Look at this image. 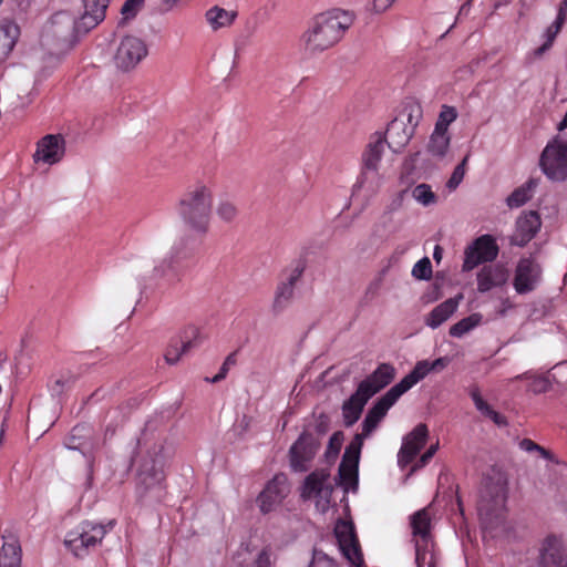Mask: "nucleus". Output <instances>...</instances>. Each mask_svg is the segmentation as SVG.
Segmentation results:
<instances>
[{
	"label": "nucleus",
	"mask_w": 567,
	"mask_h": 567,
	"mask_svg": "<svg viewBox=\"0 0 567 567\" xmlns=\"http://www.w3.org/2000/svg\"><path fill=\"white\" fill-rule=\"evenodd\" d=\"M439 449V442H436L435 444H432L427 450L426 452L416 461V463L412 466L411 471H410V475L415 472L416 470L419 468H422L423 466H425L430 460L433 457V455L436 453Z\"/></svg>",
	"instance_id": "obj_51"
},
{
	"label": "nucleus",
	"mask_w": 567,
	"mask_h": 567,
	"mask_svg": "<svg viewBox=\"0 0 567 567\" xmlns=\"http://www.w3.org/2000/svg\"><path fill=\"white\" fill-rule=\"evenodd\" d=\"M203 342L200 330L197 327H188L184 330L179 341L169 344L165 352V360L169 364L177 363L181 358Z\"/></svg>",
	"instance_id": "obj_21"
},
{
	"label": "nucleus",
	"mask_w": 567,
	"mask_h": 567,
	"mask_svg": "<svg viewBox=\"0 0 567 567\" xmlns=\"http://www.w3.org/2000/svg\"><path fill=\"white\" fill-rule=\"evenodd\" d=\"M331 494L332 486L326 471H315L306 477L301 496L316 499V507L319 512L326 513L328 511Z\"/></svg>",
	"instance_id": "obj_11"
},
{
	"label": "nucleus",
	"mask_w": 567,
	"mask_h": 567,
	"mask_svg": "<svg viewBox=\"0 0 567 567\" xmlns=\"http://www.w3.org/2000/svg\"><path fill=\"white\" fill-rule=\"evenodd\" d=\"M76 20L68 12H56L44 24L40 44L50 58L58 60L73 45Z\"/></svg>",
	"instance_id": "obj_6"
},
{
	"label": "nucleus",
	"mask_w": 567,
	"mask_h": 567,
	"mask_svg": "<svg viewBox=\"0 0 567 567\" xmlns=\"http://www.w3.org/2000/svg\"><path fill=\"white\" fill-rule=\"evenodd\" d=\"M236 18V11L226 10L219 6H214L205 12V21L213 32L230 28Z\"/></svg>",
	"instance_id": "obj_30"
},
{
	"label": "nucleus",
	"mask_w": 567,
	"mask_h": 567,
	"mask_svg": "<svg viewBox=\"0 0 567 567\" xmlns=\"http://www.w3.org/2000/svg\"><path fill=\"white\" fill-rule=\"evenodd\" d=\"M423 117V109L422 105L414 100L408 101L404 103L400 113L395 116L399 121L411 126V130L415 133L416 127L419 126L421 120Z\"/></svg>",
	"instance_id": "obj_33"
},
{
	"label": "nucleus",
	"mask_w": 567,
	"mask_h": 567,
	"mask_svg": "<svg viewBox=\"0 0 567 567\" xmlns=\"http://www.w3.org/2000/svg\"><path fill=\"white\" fill-rule=\"evenodd\" d=\"M461 299L462 296L450 298L436 306L425 318V324L432 329L439 328L457 310Z\"/></svg>",
	"instance_id": "obj_31"
},
{
	"label": "nucleus",
	"mask_w": 567,
	"mask_h": 567,
	"mask_svg": "<svg viewBox=\"0 0 567 567\" xmlns=\"http://www.w3.org/2000/svg\"><path fill=\"white\" fill-rule=\"evenodd\" d=\"M414 134L411 126L394 117L388 125L385 142L393 152L399 153L409 144Z\"/></svg>",
	"instance_id": "obj_27"
},
{
	"label": "nucleus",
	"mask_w": 567,
	"mask_h": 567,
	"mask_svg": "<svg viewBox=\"0 0 567 567\" xmlns=\"http://www.w3.org/2000/svg\"><path fill=\"white\" fill-rule=\"evenodd\" d=\"M370 396L359 386L357 391L343 403L342 415L347 426L353 425L360 417Z\"/></svg>",
	"instance_id": "obj_29"
},
{
	"label": "nucleus",
	"mask_w": 567,
	"mask_h": 567,
	"mask_svg": "<svg viewBox=\"0 0 567 567\" xmlns=\"http://www.w3.org/2000/svg\"><path fill=\"white\" fill-rule=\"evenodd\" d=\"M412 276L420 280H427L432 276V265L427 257L420 259L412 268Z\"/></svg>",
	"instance_id": "obj_44"
},
{
	"label": "nucleus",
	"mask_w": 567,
	"mask_h": 567,
	"mask_svg": "<svg viewBox=\"0 0 567 567\" xmlns=\"http://www.w3.org/2000/svg\"><path fill=\"white\" fill-rule=\"evenodd\" d=\"M293 297H295V288L289 286V284L279 282L276 288L275 297H274V301H272V306H271L272 312L275 315H279V313L284 312L286 309H288L291 306V303L293 301Z\"/></svg>",
	"instance_id": "obj_36"
},
{
	"label": "nucleus",
	"mask_w": 567,
	"mask_h": 567,
	"mask_svg": "<svg viewBox=\"0 0 567 567\" xmlns=\"http://www.w3.org/2000/svg\"><path fill=\"white\" fill-rule=\"evenodd\" d=\"M213 207V185L198 181L190 185L178 203V214L184 224L198 234H205L209 226Z\"/></svg>",
	"instance_id": "obj_5"
},
{
	"label": "nucleus",
	"mask_w": 567,
	"mask_h": 567,
	"mask_svg": "<svg viewBox=\"0 0 567 567\" xmlns=\"http://www.w3.org/2000/svg\"><path fill=\"white\" fill-rule=\"evenodd\" d=\"M540 227L542 220L537 212H523L516 219L511 244L524 247L536 236Z\"/></svg>",
	"instance_id": "obj_19"
},
{
	"label": "nucleus",
	"mask_w": 567,
	"mask_h": 567,
	"mask_svg": "<svg viewBox=\"0 0 567 567\" xmlns=\"http://www.w3.org/2000/svg\"><path fill=\"white\" fill-rule=\"evenodd\" d=\"M394 377V367L389 363H381L371 375L359 384V388L371 398L377 392L385 388Z\"/></svg>",
	"instance_id": "obj_26"
},
{
	"label": "nucleus",
	"mask_w": 567,
	"mask_h": 567,
	"mask_svg": "<svg viewBox=\"0 0 567 567\" xmlns=\"http://www.w3.org/2000/svg\"><path fill=\"white\" fill-rule=\"evenodd\" d=\"M163 439L161 436L151 437L147 431L143 432L137 442V456L133 460L138 462L137 472V493L141 497L150 496L154 499H161L164 492V472H163Z\"/></svg>",
	"instance_id": "obj_2"
},
{
	"label": "nucleus",
	"mask_w": 567,
	"mask_h": 567,
	"mask_svg": "<svg viewBox=\"0 0 567 567\" xmlns=\"http://www.w3.org/2000/svg\"><path fill=\"white\" fill-rule=\"evenodd\" d=\"M308 567H337V565L336 561L326 553L315 548L312 553V559Z\"/></svg>",
	"instance_id": "obj_48"
},
{
	"label": "nucleus",
	"mask_w": 567,
	"mask_h": 567,
	"mask_svg": "<svg viewBox=\"0 0 567 567\" xmlns=\"http://www.w3.org/2000/svg\"><path fill=\"white\" fill-rule=\"evenodd\" d=\"M216 214L221 220L231 223L238 216V208L236 204L230 200H220L217 205Z\"/></svg>",
	"instance_id": "obj_42"
},
{
	"label": "nucleus",
	"mask_w": 567,
	"mask_h": 567,
	"mask_svg": "<svg viewBox=\"0 0 567 567\" xmlns=\"http://www.w3.org/2000/svg\"><path fill=\"white\" fill-rule=\"evenodd\" d=\"M86 429L84 426H75L73 427L71 435L69 437V442L66 443V446L71 450H80L82 447V443H75V439H82L84 435L82 432H84Z\"/></svg>",
	"instance_id": "obj_54"
},
{
	"label": "nucleus",
	"mask_w": 567,
	"mask_h": 567,
	"mask_svg": "<svg viewBox=\"0 0 567 567\" xmlns=\"http://www.w3.org/2000/svg\"><path fill=\"white\" fill-rule=\"evenodd\" d=\"M470 395H471L477 411H480L482 413L484 410H486V408L488 406V403L485 402L484 399L482 398L478 388L475 386V388L471 389Z\"/></svg>",
	"instance_id": "obj_55"
},
{
	"label": "nucleus",
	"mask_w": 567,
	"mask_h": 567,
	"mask_svg": "<svg viewBox=\"0 0 567 567\" xmlns=\"http://www.w3.org/2000/svg\"><path fill=\"white\" fill-rule=\"evenodd\" d=\"M64 153V138L61 135L49 134L37 143L33 161L35 164L51 166L59 163L63 158Z\"/></svg>",
	"instance_id": "obj_17"
},
{
	"label": "nucleus",
	"mask_w": 567,
	"mask_h": 567,
	"mask_svg": "<svg viewBox=\"0 0 567 567\" xmlns=\"http://www.w3.org/2000/svg\"><path fill=\"white\" fill-rule=\"evenodd\" d=\"M384 144L381 138L369 143L365 152L362 155V168L364 171H379Z\"/></svg>",
	"instance_id": "obj_34"
},
{
	"label": "nucleus",
	"mask_w": 567,
	"mask_h": 567,
	"mask_svg": "<svg viewBox=\"0 0 567 567\" xmlns=\"http://www.w3.org/2000/svg\"><path fill=\"white\" fill-rule=\"evenodd\" d=\"M540 272L539 265L533 259H520L516 267L513 282L516 292L524 295L533 291L540 280Z\"/></svg>",
	"instance_id": "obj_20"
},
{
	"label": "nucleus",
	"mask_w": 567,
	"mask_h": 567,
	"mask_svg": "<svg viewBox=\"0 0 567 567\" xmlns=\"http://www.w3.org/2000/svg\"><path fill=\"white\" fill-rule=\"evenodd\" d=\"M451 146V134L433 131L429 136L424 152L413 156L416 168L427 173L447 163Z\"/></svg>",
	"instance_id": "obj_8"
},
{
	"label": "nucleus",
	"mask_w": 567,
	"mask_h": 567,
	"mask_svg": "<svg viewBox=\"0 0 567 567\" xmlns=\"http://www.w3.org/2000/svg\"><path fill=\"white\" fill-rule=\"evenodd\" d=\"M83 2L84 12L75 24L78 34L87 33L105 19L110 0H83Z\"/></svg>",
	"instance_id": "obj_23"
},
{
	"label": "nucleus",
	"mask_w": 567,
	"mask_h": 567,
	"mask_svg": "<svg viewBox=\"0 0 567 567\" xmlns=\"http://www.w3.org/2000/svg\"><path fill=\"white\" fill-rule=\"evenodd\" d=\"M507 480L502 474L487 477L482 486L477 512L482 527L496 535L506 520Z\"/></svg>",
	"instance_id": "obj_4"
},
{
	"label": "nucleus",
	"mask_w": 567,
	"mask_h": 567,
	"mask_svg": "<svg viewBox=\"0 0 567 567\" xmlns=\"http://www.w3.org/2000/svg\"><path fill=\"white\" fill-rule=\"evenodd\" d=\"M351 13L336 9L318 14L300 38L306 54L316 55L336 45L352 25Z\"/></svg>",
	"instance_id": "obj_3"
},
{
	"label": "nucleus",
	"mask_w": 567,
	"mask_h": 567,
	"mask_svg": "<svg viewBox=\"0 0 567 567\" xmlns=\"http://www.w3.org/2000/svg\"><path fill=\"white\" fill-rule=\"evenodd\" d=\"M290 493V485L285 474H276L259 493L257 505L261 513L268 514L279 507Z\"/></svg>",
	"instance_id": "obj_13"
},
{
	"label": "nucleus",
	"mask_w": 567,
	"mask_h": 567,
	"mask_svg": "<svg viewBox=\"0 0 567 567\" xmlns=\"http://www.w3.org/2000/svg\"><path fill=\"white\" fill-rule=\"evenodd\" d=\"M20 35V29L12 21H3L0 24V63L7 59L13 50Z\"/></svg>",
	"instance_id": "obj_32"
},
{
	"label": "nucleus",
	"mask_w": 567,
	"mask_h": 567,
	"mask_svg": "<svg viewBox=\"0 0 567 567\" xmlns=\"http://www.w3.org/2000/svg\"><path fill=\"white\" fill-rule=\"evenodd\" d=\"M415 561L417 567H435L434 554L427 549H422L419 542H416Z\"/></svg>",
	"instance_id": "obj_45"
},
{
	"label": "nucleus",
	"mask_w": 567,
	"mask_h": 567,
	"mask_svg": "<svg viewBox=\"0 0 567 567\" xmlns=\"http://www.w3.org/2000/svg\"><path fill=\"white\" fill-rule=\"evenodd\" d=\"M561 19H555V21L546 29L544 37L546 41L543 45L535 50V55L539 56L545 53L553 44L556 35L559 33L561 27Z\"/></svg>",
	"instance_id": "obj_41"
},
{
	"label": "nucleus",
	"mask_w": 567,
	"mask_h": 567,
	"mask_svg": "<svg viewBox=\"0 0 567 567\" xmlns=\"http://www.w3.org/2000/svg\"><path fill=\"white\" fill-rule=\"evenodd\" d=\"M482 414L489 417L498 426L507 424L505 416L493 410L489 405L482 412Z\"/></svg>",
	"instance_id": "obj_56"
},
{
	"label": "nucleus",
	"mask_w": 567,
	"mask_h": 567,
	"mask_svg": "<svg viewBox=\"0 0 567 567\" xmlns=\"http://www.w3.org/2000/svg\"><path fill=\"white\" fill-rule=\"evenodd\" d=\"M254 567H272L271 566V549L269 546L262 548L255 560Z\"/></svg>",
	"instance_id": "obj_53"
},
{
	"label": "nucleus",
	"mask_w": 567,
	"mask_h": 567,
	"mask_svg": "<svg viewBox=\"0 0 567 567\" xmlns=\"http://www.w3.org/2000/svg\"><path fill=\"white\" fill-rule=\"evenodd\" d=\"M457 115V111L454 106L442 105L433 131L450 134L449 126L456 121Z\"/></svg>",
	"instance_id": "obj_37"
},
{
	"label": "nucleus",
	"mask_w": 567,
	"mask_h": 567,
	"mask_svg": "<svg viewBox=\"0 0 567 567\" xmlns=\"http://www.w3.org/2000/svg\"><path fill=\"white\" fill-rule=\"evenodd\" d=\"M303 271H305V264H303V261L299 260L287 271L285 279H282L280 282L289 284V286L295 288L297 282L302 277Z\"/></svg>",
	"instance_id": "obj_46"
},
{
	"label": "nucleus",
	"mask_w": 567,
	"mask_h": 567,
	"mask_svg": "<svg viewBox=\"0 0 567 567\" xmlns=\"http://www.w3.org/2000/svg\"><path fill=\"white\" fill-rule=\"evenodd\" d=\"M411 525L414 536H419L423 542H426L430 529V516L426 509L416 512L412 517Z\"/></svg>",
	"instance_id": "obj_39"
},
{
	"label": "nucleus",
	"mask_w": 567,
	"mask_h": 567,
	"mask_svg": "<svg viewBox=\"0 0 567 567\" xmlns=\"http://www.w3.org/2000/svg\"><path fill=\"white\" fill-rule=\"evenodd\" d=\"M395 0H372V9L377 13L385 12Z\"/></svg>",
	"instance_id": "obj_57"
},
{
	"label": "nucleus",
	"mask_w": 567,
	"mask_h": 567,
	"mask_svg": "<svg viewBox=\"0 0 567 567\" xmlns=\"http://www.w3.org/2000/svg\"><path fill=\"white\" fill-rule=\"evenodd\" d=\"M566 13H567V0H564L559 6L556 19H561V23H564L566 20Z\"/></svg>",
	"instance_id": "obj_60"
},
{
	"label": "nucleus",
	"mask_w": 567,
	"mask_h": 567,
	"mask_svg": "<svg viewBox=\"0 0 567 567\" xmlns=\"http://www.w3.org/2000/svg\"><path fill=\"white\" fill-rule=\"evenodd\" d=\"M539 164L549 179L565 181L567 178V142L560 137L548 142L542 153Z\"/></svg>",
	"instance_id": "obj_9"
},
{
	"label": "nucleus",
	"mask_w": 567,
	"mask_h": 567,
	"mask_svg": "<svg viewBox=\"0 0 567 567\" xmlns=\"http://www.w3.org/2000/svg\"><path fill=\"white\" fill-rule=\"evenodd\" d=\"M449 363L446 358H439L432 362L419 361L413 370L399 383L393 385L378 402L369 410L362 423V432L357 433L350 444L346 447L342 461L339 466V483L348 492L358 485V466L363 441L369 437L385 416L389 409L401 395L423 380L431 371L442 370Z\"/></svg>",
	"instance_id": "obj_1"
},
{
	"label": "nucleus",
	"mask_w": 567,
	"mask_h": 567,
	"mask_svg": "<svg viewBox=\"0 0 567 567\" xmlns=\"http://www.w3.org/2000/svg\"><path fill=\"white\" fill-rule=\"evenodd\" d=\"M236 363L235 354L231 353L227 355L224 363L221 364L219 372L223 373L225 377L227 375L229 368Z\"/></svg>",
	"instance_id": "obj_59"
},
{
	"label": "nucleus",
	"mask_w": 567,
	"mask_h": 567,
	"mask_svg": "<svg viewBox=\"0 0 567 567\" xmlns=\"http://www.w3.org/2000/svg\"><path fill=\"white\" fill-rule=\"evenodd\" d=\"M412 197L415 202L424 207H429L431 205L436 204L437 196L432 190V187L429 184L422 183L413 187Z\"/></svg>",
	"instance_id": "obj_40"
},
{
	"label": "nucleus",
	"mask_w": 567,
	"mask_h": 567,
	"mask_svg": "<svg viewBox=\"0 0 567 567\" xmlns=\"http://www.w3.org/2000/svg\"><path fill=\"white\" fill-rule=\"evenodd\" d=\"M113 527V520H110L107 524L83 522L66 534L64 545L74 556L85 557L102 543L106 533Z\"/></svg>",
	"instance_id": "obj_7"
},
{
	"label": "nucleus",
	"mask_w": 567,
	"mask_h": 567,
	"mask_svg": "<svg viewBox=\"0 0 567 567\" xmlns=\"http://www.w3.org/2000/svg\"><path fill=\"white\" fill-rule=\"evenodd\" d=\"M384 178L380 171L361 169L355 183L352 186L351 199L360 205L362 212L371 199L380 192Z\"/></svg>",
	"instance_id": "obj_12"
},
{
	"label": "nucleus",
	"mask_w": 567,
	"mask_h": 567,
	"mask_svg": "<svg viewBox=\"0 0 567 567\" xmlns=\"http://www.w3.org/2000/svg\"><path fill=\"white\" fill-rule=\"evenodd\" d=\"M470 8H471V0H467L464 4H462V7L460 8V11H458V17L461 16H466L468 12H470Z\"/></svg>",
	"instance_id": "obj_61"
},
{
	"label": "nucleus",
	"mask_w": 567,
	"mask_h": 567,
	"mask_svg": "<svg viewBox=\"0 0 567 567\" xmlns=\"http://www.w3.org/2000/svg\"><path fill=\"white\" fill-rule=\"evenodd\" d=\"M497 255L498 247L494 238L489 235H483L465 249L463 271H470L482 262L492 261Z\"/></svg>",
	"instance_id": "obj_15"
},
{
	"label": "nucleus",
	"mask_w": 567,
	"mask_h": 567,
	"mask_svg": "<svg viewBox=\"0 0 567 567\" xmlns=\"http://www.w3.org/2000/svg\"><path fill=\"white\" fill-rule=\"evenodd\" d=\"M427 435V426L420 423L404 436L402 446L398 453V464L401 468H404L415 458L419 452L424 447Z\"/></svg>",
	"instance_id": "obj_18"
},
{
	"label": "nucleus",
	"mask_w": 567,
	"mask_h": 567,
	"mask_svg": "<svg viewBox=\"0 0 567 567\" xmlns=\"http://www.w3.org/2000/svg\"><path fill=\"white\" fill-rule=\"evenodd\" d=\"M319 443L308 433H302L290 447V466L295 472H306L313 460Z\"/></svg>",
	"instance_id": "obj_16"
},
{
	"label": "nucleus",
	"mask_w": 567,
	"mask_h": 567,
	"mask_svg": "<svg viewBox=\"0 0 567 567\" xmlns=\"http://www.w3.org/2000/svg\"><path fill=\"white\" fill-rule=\"evenodd\" d=\"M172 268V258H164L152 267V277H164Z\"/></svg>",
	"instance_id": "obj_52"
},
{
	"label": "nucleus",
	"mask_w": 567,
	"mask_h": 567,
	"mask_svg": "<svg viewBox=\"0 0 567 567\" xmlns=\"http://www.w3.org/2000/svg\"><path fill=\"white\" fill-rule=\"evenodd\" d=\"M2 539L0 567H21L22 550L18 536L13 533H6Z\"/></svg>",
	"instance_id": "obj_28"
},
{
	"label": "nucleus",
	"mask_w": 567,
	"mask_h": 567,
	"mask_svg": "<svg viewBox=\"0 0 567 567\" xmlns=\"http://www.w3.org/2000/svg\"><path fill=\"white\" fill-rule=\"evenodd\" d=\"M343 435L341 432H336L331 435L327 449V457H336L342 446Z\"/></svg>",
	"instance_id": "obj_49"
},
{
	"label": "nucleus",
	"mask_w": 567,
	"mask_h": 567,
	"mask_svg": "<svg viewBox=\"0 0 567 567\" xmlns=\"http://www.w3.org/2000/svg\"><path fill=\"white\" fill-rule=\"evenodd\" d=\"M565 127H567V111H566V115H565L563 122L559 124L558 128L563 130Z\"/></svg>",
	"instance_id": "obj_64"
},
{
	"label": "nucleus",
	"mask_w": 567,
	"mask_h": 567,
	"mask_svg": "<svg viewBox=\"0 0 567 567\" xmlns=\"http://www.w3.org/2000/svg\"><path fill=\"white\" fill-rule=\"evenodd\" d=\"M83 2L84 12L75 24L78 34L87 33L105 19L110 0H83Z\"/></svg>",
	"instance_id": "obj_22"
},
{
	"label": "nucleus",
	"mask_w": 567,
	"mask_h": 567,
	"mask_svg": "<svg viewBox=\"0 0 567 567\" xmlns=\"http://www.w3.org/2000/svg\"><path fill=\"white\" fill-rule=\"evenodd\" d=\"M467 162V156L460 163L453 171L451 177L446 183V187L450 190L456 189V187L461 184L465 175V164Z\"/></svg>",
	"instance_id": "obj_47"
},
{
	"label": "nucleus",
	"mask_w": 567,
	"mask_h": 567,
	"mask_svg": "<svg viewBox=\"0 0 567 567\" xmlns=\"http://www.w3.org/2000/svg\"><path fill=\"white\" fill-rule=\"evenodd\" d=\"M548 380L545 378H537L534 380L533 391L545 392L548 389Z\"/></svg>",
	"instance_id": "obj_58"
},
{
	"label": "nucleus",
	"mask_w": 567,
	"mask_h": 567,
	"mask_svg": "<svg viewBox=\"0 0 567 567\" xmlns=\"http://www.w3.org/2000/svg\"><path fill=\"white\" fill-rule=\"evenodd\" d=\"M144 0H126L121 9L122 22L134 19L143 8Z\"/></svg>",
	"instance_id": "obj_43"
},
{
	"label": "nucleus",
	"mask_w": 567,
	"mask_h": 567,
	"mask_svg": "<svg viewBox=\"0 0 567 567\" xmlns=\"http://www.w3.org/2000/svg\"><path fill=\"white\" fill-rule=\"evenodd\" d=\"M225 378H226V377H225L223 373L218 372V373H217L215 377H213L212 379L206 378L205 380H206L207 382H210V383H217V382H220L221 380H224Z\"/></svg>",
	"instance_id": "obj_63"
},
{
	"label": "nucleus",
	"mask_w": 567,
	"mask_h": 567,
	"mask_svg": "<svg viewBox=\"0 0 567 567\" xmlns=\"http://www.w3.org/2000/svg\"><path fill=\"white\" fill-rule=\"evenodd\" d=\"M519 447L525 452H538L543 458H550V453L529 439L519 442Z\"/></svg>",
	"instance_id": "obj_50"
},
{
	"label": "nucleus",
	"mask_w": 567,
	"mask_h": 567,
	"mask_svg": "<svg viewBox=\"0 0 567 567\" xmlns=\"http://www.w3.org/2000/svg\"><path fill=\"white\" fill-rule=\"evenodd\" d=\"M442 256H443V249H442L439 245H436V246L434 247L433 258H434L437 262H440V260L442 259Z\"/></svg>",
	"instance_id": "obj_62"
},
{
	"label": "nucleus",
	"mask_w": 567,
	"mask_h": 567,
	"mask_svg": "<svg viewBox=\"0 0 567 567\" xmlns=\"http://www.w3.org/2000/svg\"><path fill=\"white\" fill-rule=\"evenodd\" d=\"M482 321V315L473 313L450 328V334L455 338H462L464 334L477 327Z\"/></svg>",
	"instance_id": "obj_38"
},
{
	"label": "nucleus",
	"mask_w": 567,
	"mask_h": 567,
	"mask_svg": "<svg viewBox=\"0 0 567 567\" xmlns=\"http://www.w3.org/2000/svg\"><path fill=\"white\" fill-rule=\"evenodd\" d=\"M476 280L477 291L485 293L505 286L508 280V271L502 265H487L477 272Z\"/></svg>",
	"instance_id": "obj_25"
},
{
	"label": "nucleus",
	"mask_w": 567,
	"mask_h": 567,
	"mask_svg": "<svg viewBox=\"0 0 567 567\" xmlns=\"http://www.w3.org/2000/svg\"><path fill=\"white\" fill-rule=\"evenodd\" d=\"M539 567H567V547L556 536H548L540 550Z\"/></svg>",
	"instance_id": "obj_24"
},
{
	"label": "nucleus",
	"mask_w": 567,
	"mask_h": 567,
	"mask_svg": "<svg viewBox=\"0 0 567 567\" xmlns=\"http://www.w3.org/2000/svg\"><path fill=\"white\" fill-rule=\"evenodd\" d=\"M147 55V47L144 41L134 35L122 38L114 60L118 69L130 71L134 69Z\"/></svg>",
	"instance_id": "obj_14"
},
{
	"label": "nucleus",
	"mask_w": 567,
	"mask_h": 567,
	"mask_svg": "<svg viewBox=\"0 0 567 567\" xmlns=\"http://www.w3.org/2000/svg\"><path fill=\"white\" fill-rule=\"evenodd\" d=\"M537 179L529 178L522 186L517 187L506 199V204L509 208H518L526 204L534 194L537 187Z\"/></svg>",
	"instance_id": "obj_35"
},
{
	"label": "nucleus",
	"mask_w": 567,
	"mask_h": 567,
	"mask_svg": "<svg viewBox=\"0 0 567 567\" xmlns=\"http://www.w3.org/2000/svg\"><path fill=\"white\" fill-rule=\"evenodd\" d=\"M334 535L339 548L350 567H364V559L354 526L351 522L339 520L334 526Z\"/></svg>",
	"instance_id": "obj_10"
}]
</instances>
